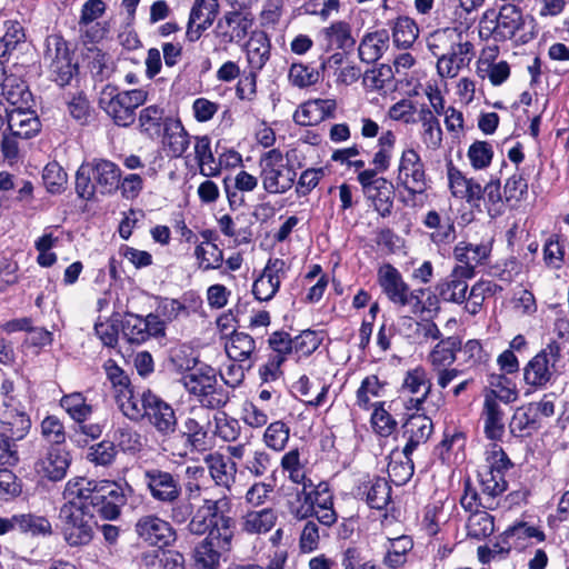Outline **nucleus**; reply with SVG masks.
<instances>
[{
    "label": "nucleus",
    "instance_id": "3c124183",
    "mask_svg": "<svg viewBox=\"0 0 569 569\" xmlns=\"http://www.w3.org/2000/svg\"><path fill=\"white\" fill-rule=\"evenodd\" d=\"M389 543L383 563L391 569H398L407 562V555L412 549L413 541L409 536H400L390 539Z\"/></svg>",
    "mask_w": 569,
    "mask_h": 569
},
{
    "label": "nucleus",
    "instance_id": "37998d69",
    "mask_svg": "<svg viewBox=\"0 0 569 569\" xmlns=\"http://www.w3.org/2000/svg\"><path fill=\"white\" fill-rule=\"evenodd\" d=\"M227 553L202 539L193 548V568L219 569L221 557Z\"/></svg>",
    "mask_w": 569,
    "mask_h": 569
},
{
    "label": "nucleus",
    "instance_id": "9d476101",
    "mask_svg": "<svg viewBox=\"0 0 569 569\" xmlns=\"http://www.w3.org/2000/svg\"><path fill=\"white\" fill-rule=\"evenodd\" d=\"M132 492L133 489L128 482L100 481L93 503V513H99L106 520L118 519L121 515V508Z\"/></svg>",
    "mask_w": 569,
    "mask_h": 569
},
{
    "label": "nucleus",
    "instance_id": "bb28decb",
    "mask_svg": "<svg viewBox=\"0 0 569 569\" xmlns=\"http://www.w3.org/2000/svg\"><path fill=\"white\" fill-rule=\"evenodd\" d=\"M161 134L163 149L172 159L182 157L190 146V136L179 119L168 118Z\"/></svg>",
    "mask_w": 569,
    "mask_h": 569
},
{
    "label": "nucleus",
    "instance_id": "69168bd1",
    "mask_svg": "<svg viewBox=\"0 0 569 569\" xmlns=\"http://www.w3.org/2000/svg\"><path fill=\"white\" fill-rule=\"evenodd\" d=\"M290 429L283 421H274L270 423L263 435L264 443L276 450L281 451L284 449L289 440Z\"/></svg>",
    "mask_w": 569,
    "mask_h": 569
},
{
    "label": "nucleus",
    "instance_id": "c03bdc74",
    "mask_svg": "<svg viewBox=\"0 0 569 569\" xmlns=\"http://www.w3.org/2000/svg\"><path fill=\"white\" fill-rule=\"evenodd\" d=\"M498 288V284L490 280L477 281L470 290L468 289L465 310L476 316L481 310L486 298L493 296Z\"/></svg>",
    "mask_w": 569,
    "mask_h": 569
},
{
    "label": "nucleus",
    "instance_id": "2eb2a0df",
    "mask_svg": "<svg viewBox=\"0 0 569 569\" xmlns=\"http://www.w3.org/2000/svg\"><path fill=\"white\" fill-rule=\"evenodd\" d=\"M231 500L226 496L218 499H202L199 506L194 505L193 517L188 523V530L198 536L206 533L213 522L231 511Z\"/></svg>",
    "mask_w": 569,
    "mask_h": 569
},
{
    "label": "nucleus",
    "instance_id": "9b49d317",
    "mask_svg": "<svg viewBox=\"0 0 569 569\" xmlns=\"http://www.w3.org/2000/svg\"><path fill=\"white\" fill-rule=\"evenodd\" d=\"M397 184L405 188L410 194H422L428 188L425 163L419 153L412 149H405L401 153Z\"/></svg>",
    "mask_w": 569,
    "mask_h": 569
},
{
    "label": "nucleus",
    "instance_id": "49530a36",
    "mask_svg": "<svg viewBox=\"0 0 569 569\" xmlns=\"http://www.w3.org/2000/svg\"><path fill=\"white\" fill-rule=\"evenodd\" d=\"M366 501L370 508L382 510L391 500V487L385 478L377 477L365 486Z\"/></svg>",
    "mask_w": 569,
    "mask_h": 569
},
{
    "label": "nucleus",
    "instance_id": "ddd939ff",
    "mask_svg": "<svg viewBox=\"0 0 569 569\" xmlns=\"http://www.w3.org/2000/svg\"><path fill=\"white\" fill-rule=\"evenodd\" d=\"M137 537L148 546L166 548L177 540L172 525L158 515H143L134 523Z\"/></svg>",
    "mask_w": 569,
    "mask_h": 569
},
{
    "label": "nucleus",
    "instance_id": "a878e982",
    "mask_svg": "<svg viewBox=\"0 0 569 569\" xmlns=\"http://www.w3.org/2000/svg\"><path fill=\"white\" fill-rule=\"evenodd\" d=\"M8 129L13 136L29 139L40 131V120L30 108L19 107L18 103L9 108Z\"/></svg>",
    "mask_w": 569,
    "mask_h": 569
},
{
    "label": "nucleus",
    "instance_id": "4be33fe9",
    "mask_svg": "<svg viewBox=\"0 0 569 569\" xmlns=\"http://www.w3.org/2000/svg\"><path fill=\"white\" fill-rule=\"evenodd\" d=\"M378 283L387 298L399 307L407 306V292L409 284L403 280L401 273L392 264H383L378 270Z\"/></svg>",
    "mask_w": 569,
    "mask_h": 569
},
{
    "label": "nucleus",
    "instance_id": "412c9836",
    "mask_svg": "<svg viewBox=\"0 0 569 569\" xmlns=\"http://www.w3.org/2000/svg\"><path fill=\"white\" fill-rule=\"evenodd\" d=\"M286 262L282 259H269L261 276L254 280L252 293L260 301H269L278 292L284 276Z\"/></svg>",
    "mask_w": 569,
    "mask_h": 569
},
{
    "label": "nucleus",
    "instance_id": "6ab92c4d",
    "mask_svg": "<svg viewBox=\"0 0 569 569\" xmlns=\"http://www.w3.org/2000/svg\"><path fill=\"white\" fill-rule=\"evenodd\" d=\"M475 276L476 271L468 267H455L446 279L437 283L436 291L441 300L462 305L467 300V280L472 279Z\"/></svg>",
    "mask_w": 569,
    "mask_h": 569
},
{
    "label": "nucleus",
    "instance_id": "7ed1b4c3",
    "mask_svg": "<svg viewBox=\"0 0 569 569\" xmlns=\"http://www.w3.org/2000/svg\"><path fill=\"white\" fill-rule=\"evenodd\" d=\"M523 26L525 18L521 9L506 3L498 11L488 9L483 12L479 21V36L485 40L506 41L513 38Z\"/></svg>",
    "mask_w": 569,
    "mask_h": 569
},
{
    "label": "nucleus",
    "instance_id": "13d9d810",
    "mask_svg": "<svg viewBox=\"0 0 569 569\" xmlns=\"http://www.w3.org/2000/svg\"><path fill=\"white\" fill-rule=\"evenodd\" d=\"M6 32L0 38V54L9 56L26 41L23 27L18 21H7Z\"/></svg>",
    "mask_w": 569,
    "mask_h": 569
},
{
    "label": "nucleus",
    "instance_id": "72a5a7b5",
    "mask_svg": "<svg viewBox=\"0 0 569 569\" xmlns=\"http://www.w3.org/2000/svg\"><path fill=\"white\" fill-rule=\"evenodd\" d=\"M438 340L428 355V361L432 368L449 367L456 361L457 352L461 349V339L458 336H450Z\"/></svg>",
    "mask_w": 569,
    "mask_h": 569
},
{
    "label": "nucleus",
    "instance_id": "b1692460",
    "mask_svg": "<svg viewBox=\"0 0 569 569\" xmlns=\"http://www.w3.org/2000/svg\"><path fill=\"white\" fill-rule=\"evenodd\" d=\"M433 430L432 420L426 415H412L403 425V438L407 440L402 455L408 456L421 443L427 442Z\"/></svg>",
    "mask_w": 569,
    "mask_h": 569
},
{
    "label": "nucleus",
    "instance_id": "cd10ccee",
    "mask_svg": "<svg viewBox=\"0 0 569 569\" xmlns=\"http://www.w3.org/2000/svg\"><path fill=\"white\" fill-rule=\"evenodd\" d=\"M204 462L214 483L230 490L232 485L236 482V462L218 452L207 455L204 457Z\"/></svg>",
    "mask_w": 569,
    "mask_h": 569
},
{
    "label": "nucleus",
    "instance_id": "2f4dec72",
    "mask_svg": "<svg viewBox=\"0 0 569 569\" xmlns=\"http://www.w3.org/2000/svg\"><path fill=\"white\" fill-rule=\"evenodd\" d=\"M89 164L92 166L93 180L101 193H110L119 188L121 170L116 163L100 159Z\"/></svg>",
    "mask_w": 569,
    "mask_h": 569
},
{
    "label": "nucleus",
    "instance_id": "473e14b6",
    "mask_svg": "<svg viewBox=\"0 0 569 569\" xmlns=\"http://www.w3.org/2000/svg\"><path fill=\"white\" fill-rule=\"evenodd\" d=\"M193 417H189L183 422L182 436L187 443L194 450H204L208 443V430L210 421L201 417L202 411L192 410Z\"/></svg>",
    "mask_w": 569,
    "mask_h": 569
},
{
    "label": "nucleus",
    "instance_id": "5701e85b",
    "mask_svg": "<svg viewBox=\"0 0 569 569\" xmlns=\"http://www.w3.org/2000/svg\"><path fill=\"white\" fill-rule=\"evenodd\" d=\"M99 482L87 478H74L67 482L63 497L67 500L63 505H74L80 509L92 511L96 501Z\"/></svg>",
    "mask_w": 569,
    "mask_h": 569
},
{
    "label": "nucleus",
    "instance_id": "5fc2aeb1",
    "mask_svg": "<svg viewBox=\"0 0 569 569\" xmlns=\"http://www.w3.org/2000/svg\"><path fill=\"white\" fill-rule=\"evenodd\" d=\"M2 423L4 431L16 441L23 439L31 428L30 417L20 410H10Z\"/></svg>",
    "mask_w": 569,
    "mask_h": 569
},
{
    "label": "nucleus",
    "instance_id": "de8ad7c7",
    "mask_svg": "<svg viewBox=\"0 0 569 569\" xmlns=\"http://www.w3.org/2000/svg\"><path fill=\"white\" fill-rule=\"evenodd\" d=\"M288 81L298 89L312 87L320 81V70L301 61L293 62L288 70Z\"/></svg>",
    "mask_w": 569,
    "mask_h": 569
},
{
    "label": "nucleus",
    "instance_id": "603ef678",
    "mask_svg": "<svg viewBox=\"0 0 569 569\" xmlns=\"http://www.w3.org/2000/svg\"><path fill=\"white\" fill-rule=\"evenodd\" d=\"M479 481L481 496H487L492 500V509L499 505L497 498L501 496L508 488V482L500 475H492V471H479Z\"/></svg>",
    "mask_w": 569,
    "mask_h": 569
},
{
    "label": "nucleus",
    "instance_id": "6e6552de",
    "mask_svg": "<svg viewBox=\"0 0 569 569\" xmlns=\"http://www.w3.org/2000/svg\"><path fill=\"white\" fill-rule=\"evenodd\" d=\"M43 62L52 80L59 86L68 84L78 71L72 52L60 34H50L44 41Z\"/></svg>",
    "mask_w": 569,
    "mask_h": 569
},
{
    "label": "nucleus",
    "instance_id": "f8f14e48",
    "mask_svg": "<svg viewBox=\"0 0 569 569\" xmlns=\"http://www.w3.org/2000/svg\"><path fill=\"white\" fill-rule=\"evenodd\" d=\"M247 59L253 71L250 77L241 80L237 87V94L240 99L246 98V87H248L249 94L256 92V74L260 71L270 58V40L266 32H254L247 42Z\"/></svg>",
    "mask_w": 569,
    "mask_h": 569
},
{
    "label": "nucleus",
    "instance_id": "f3484780",
    "mask_svg": "<svg viewBox=\"0 0 569 569\" xmlns=\"http://www.w3.org/2000/svg\"><path fill=\"white\" fill-rule=\"evenodd\" d=\"M146 416L148 422L163 437L173 435L178 427V419L172 406L151 390H147Z\"/></svg>",
    "mask_w": 569,
    "mask_h": 569
},
{
    "label": "nucleus",
    "instance_id": "0e129e2a",
    "mask_svg": "<svg viewBox=\"0 0 569 569\" xmlns=\"http://www.w3.org/2000/svg\"><path fill=\"white\" fill-rule=\"evenodd\" d=\"M121 320L118 316H112L104 321H98L94 325V332L103 346L114 348L119 340V328Z\"/></svg>",
    "mask_w": 569,
    "mask_h": 569
},
{
    "label": "nucleus",
    "instance_id": "052dcab7",
    "mask_svg": "<svg viewBox=\"0 0 569 569\" xmlns=\"http://www.w3.org/2000/svg\"><path fill=\"white\" fill-rule=\"evenodd\" d=\"M156 312L166 322H172L180 317L187 318L190 316V309L186 305V299L160 298Z\"/></svg>",
    "mask_w": 569,
    "mask_h": 569
},
{
    "label": "nucleus",
    "instance_id": "4468645a",
    "mask_svg": "<svg viewBox=\"0 0 569 569\" xmlns=\"http://www.w3.org/2000/svg\"><path fill=\"white\" fill-rule=\"evenodd\" d=\"M143 483L151 498L161 505L173 502L182 495L179 476L159 468L144 470Z\"/></svg>",
    "mask_w": 569,
    "mask_h": 569
},
{
    "label": "nucleus",
    "instance_id": "4c0bfd02",
    "mask_svg": "<svg viewBox=\"0 0 569 569\" xmlns=\"http://www.w3.org/2000/svg\"><path fill=\"white\" fill-rule=\"evenodd\" d=\"M540 428L532 408L529 405L517 408L509 422V431L513 437H530Z\"/></svg>",
    "mask_w": 569,
    "mask_h": 569
},
{
    "label": "nucleus",
    "instance_id": "a211bd4d",
    "mask_svg": "<svg viewBox=\"0 0 569 569\" xmlns=\"http://www.w3.org/2000/svg\"><path fill=\"white\" fill-rule=\"evenodd\" d=\"M252 23L250 13L238 10L228 11L218 20L214 34L221 44L239 43L247 37Z\"/></svg>",
    "mask_w": 569,
    "mask_h": 569
},
{
    "label": "nucleus",
    "instance_id": "a18cd8bd",
    "mask_svg": "<svg viewBox=\"0 0 569 569\" xmlns=\"http://www.w3.org/2000/svg\"><path fill=\"white\" fill-rule=\"evenodd\" d=\"M198 269L206 272L219 269L224 259L223 251L214 242H201L194 248Z\"/></svg>",
    "mask_w": 569,
    "mask_h": 569
},
{
    "label": "nucleus",
    "instance_id": "e2e57ef3",
    "mask_svg": "<svg viewBox=\"0 0 569 569\" xmlns=\"http://www.w3.org/2000/svg\"><path fill=\"white\" fill-rule=\"evenodd\" d=\"M385 383L375 375L366 377L357 390V405L362 409H369L371 406V398L382 396Z\"/></svg>",
    "mask_w": 569,
    "mask_h": 569
},
{
    "label": "nucleus",
    "instance_id": "864d4df0",
    "mask_svg": "<svg viewBox=\"0 0 569 569\" xmlns=\"http://www.w3.org/2000/svg\"><path fill=\"white\" fill-rule=\"evenodd\" d=\"M121 330L127 341L133 345H141L150 338L143 317L138 315L128 313L121 321Z\"/></svg>",
    "mask_w": 569,
    "mask_h": 569
},
{
    "label": "nucleus",
    "instance_id": "c756f323",
    "mask_svg": "<svg viewBox=\"0 0 569 569\" xmlns=\"http://www.w3.org/2000/svg\"><path fill=\"white\" fill-rule=\"evenodd\" d=\"M278 515L273 508L249 510L241 517V530L250 535H264L277 523Z\"/></svg>",
    "mask_w": 569,
    "mask_h": 569
},
{
    "label": "nucleus",
    "instance_id": "20e7f679",
    "mask_svg": "<svg viewBox=\"0 0 569 569\" xmlns=\"http://www.w3.org/2000/svg\"><path fill=\"white\" fill-rule=\"evenodd\" d=\"M262 188L270 194H282L290 190L297 172L279 149L264 152L259 161Z\"/></svg>",
    "mask_w": 569,
    "mask_h": 569
},
{
    "label": "nucleus",
    "instance_id": "0eeeda50",
    "mask_svg": "<svg viewBox=\"0 0 569 569\" xmlns=\"http://www.w3.org/2000/svg\"><path fill=\"white\" fill-rule=\"evenodd\" d=\"M561 360V349L557 342H551L532 357L523 367L526 385L535 389H543L552 383L560 373L558 363Z\"/></svg>",
    "mask_w": 569,
    "mask_h": 569
},
{
    "label": "nucleus",
    "instance_id": "f257e3e1",
    "mask_svg": "<svg viewBox=\"0 0 569 569\" xmlns=\"http://www.w3.org/2000/svg\"><path fill=\"white\" fill-rule=\"evenodd\" d=\"M469 22L442 28L427 38V47L437 58V72L441 78H456L475 57V46L469 39Z\"/></svg>",
    "mask_w": 569,
    "mask_h": 569
},
{
    "label": "nucleus",
    "instance_id": "1a4fd4ad",
    "mask_svg": "<svg viewBox=\"0 0 569 569\" xmlns=\"http://www.w3.org/2000/svg\"><path fill=\"white\" fill-rule=\"evenodd\" d=\"M357 180L375 211L381 218L390 217L393 209L395 197L392 182L383 177L377 176L376 170H363L359 172Z\"/></svg>",
    "mask_w": 569,
    "mask_h": 569
},
{
    "label": "nucleus",
    "instance_id": "dca6fc26",
    "mask_svg": "<svg viewBox=\"0 0 569 569\" xmlns=\"http://www.w3.org/2000/svg\"><path fill=\"white\" fill-rule=\"evenodd\" d=\"M431 381L422 367L407 371L400 393L407 410L420 411L431 392Z\"/></svg>",
    "mask_w": 569,
    "mask_h": 569
},
{
    "label": "nucleus",
    "instance_id": "79ce46f5",
    "mask_svg": "<svg viewBox=\"0 0 569 569\" xmlns=\"http://www.w3.org/2000/svg\"><path fill=\"white\" fill-rule=\"evenodd\" d=\"M224 348L229 360L246 362L254 351L256 342L250 335L233 331Z\"/></svg>",
    "mask_w": 569,
    "mask_h": 569
},
{
    "label": "nucleus",
    "instance_id": "58836bf2",
    "mask_svg": "<svg viewBox=\"0 0 569 569\" xmlns=\"http://www.w3.org/2000/svg\"><path fill=\"white\" fill-rule=\"evenodd\" d=\"M490 247L485 243H469L461 241L459 242L453 250L455 258L462 264L458 267H468L475 271L478 264H482L483 261L490 254Z\"/></svg>",
    "mask_w": 569,
    "mask_h": 569
},
{
    "label": "nucleus",
    "instance_id": "c85d7f7f",
    "mask_svg": "<svg viewBox=\"0 0 569 569\" xmlns=\"http://www.w3.org/2000/svg\"><path fill=\"white\" fill-rule=\"evenodd\" d=\"M483 430L488 439L500 440L505 433V412L498 401L486 396L482 408Z\"/></svg>",
    "mask_w": 569,
    "mask_h": 569
},
{
    "label": "nucleus",
    "instance_id": "338daca9",
    "mask_svg": "<svg viewBox=\"0 0 569 569\" xmlns=\"http://www.w3.org/2000/svg\"><path fill=\"white\" fill-rule=\"evenodd\" d=\"M405 460L391 458L388 465V475L396 486L406 485L413 476L415 467L411 455L403 456Z\"/></svg>",
    "mask_w": 569,
    "mask_h": 569
},
{
    "label": "nucleus",
    "instance_id": "774afa93",
    "mask_svg": "<svg viewBox=\"0 0 569 569\" xmlns=\"http://www.w3.org/2000/svg\"><path fill=\"white\" fill-rule=\"evenodd\" d=\"M19 525L20 532L29 533L31 536H48L52 532L50 521L42 516L21 513Z\"/></svg>",
    "mask_w": 569,
    "mask_h": 569
},
{
    "label": "nucleus",
    "instance_id": "8fccbe9b",
    "mask_svg": "<svg viewBox=\"0 0 569 569\" xmlns=\"http://www.w3.org/2000/svg\"><path fill=\"white\" fill-rule=\"evenodd\" d=\"M487 510H476L470 513L467 521V532L470 538L482 540L495 531V519Z\"/></svg>",
    "mask_w": 569,
    "mask_h": 569
},
{
    "label": "nucleus",
    "instance_id": "4d7b16f0",
    "mask_svg": "<svg viewBox=\"0 0 569 569\" xmlns=\"http://www.w3.org/2000/svg\"><path fill=\"white\" fill-rule=\"evenodd\" d=\"M418 27L408 17H399L393 27V42L399 48H409L418 37Z\"/></svg>",
    "mask_w": 569,
    "mask_h": 569
},
{
    "label": "nucleus",
    "instance_id": "7c9ffc66",
    "mask_svg": "<svg viewBox=\"0 0 569 569\" xmlns=\"http://www.w3.org/2000/svg\"><path fill=\"white\" fill-rule=\"evenodd\" d=\"M203 539L226 553L232 550V542L236 533V520L227 513L220 520L213 522L208 529Z\"/></svg>",
    "mask_w": 569,
    "mask_h": 569
},
{
    "label": "nucleus",
    "instance_id": "c9c22d12",
    "mask_svg": "<svg viewBox=\"0 0 569 569\" xmlns=\"http://www.w3.org/2000/svg\"><path fill=\"white\" fill-rule=\"evenodd\" d=\"M168 118L160 106H148L139 112V129L149 138H158L163 132Z\"/></svg>",
    "mask_w": 569,
    "mask_h": 569
},
{
    "label": "nucleus",
    "instance_id": "6e6d98bb",
    "mask_svg": "<svg viewBox=\"0 0 569 569\" xmlns=\"http://www.w3.org/2000/svg\"><path fill=\"white\" fill-rule=\"evenodd\" d=\"M315 517L325 527H331L337 522L338 515L333 508V495L315 496L310 493Z\"/></svg>",
    "mask_w": 569,
    "mask_h": 569
},
{
    "label": "nucleus",
    "instance_id": "f704fd0d",
    "mask_svg": "<svg viewBox=\"0 0 569 569\" xmlns=\"http://www.w3.org/2000/svg\"><path fill=\"white\" fill-rule=\"evenodd\" d=\"M326 42V51L332 48L348 50L352 49L356 40L351 33V26L346 21H336L320 31Z\"/></svg>",
    "mask_w": 569,
    "mask_h": 569
},
{
    "label": "nucleus",
    "instance_id": "bf43d9fd",
    "mask_svg": "<svg viewBox=\"0 0 569 569\" xmlns=\"http://www.w3.org/2000/svg\"><path fill=\"white\" fill-rule=\"evenodd\" d=\"M60 406L79 423H82L92 412V407L86 402L84 397L79 392L63 396Z\"/></svg>",
    "mask_w": 569,
    "mask_h": 569
},
{
    "label": "nucleus",
    "instance_id": "423d86ee",
    "mask_svg": "<svg viewBox=\"0 0 569 569\" xmlns=\"http://www.w3.org/2000/svg\"><path fill=\"white\" fill-rule=\"evenodd\" d=\"M80 508L74 505H62L59 511L61 533L69 547L87 546L94 535V513Z\"/></svg>",
    "mask_w": 569,
    "mask_h": 569
},
{
    "label": "nucleus",
    "instance_id": "f03ea898",
    "mask_svg": "<svg viewBox=\"0 0 569 569\" xmlns=\"http://www.w3.org/2000/svg\"><path fill=\"white\" fill-rule=\"evenodd\" d=\"M148 100V91L133 89L117 91V88L106 86L99 98V107L119 127H130L137 119L136 110Z\"/></svg>",
    "mask_w": 569,
    "mask_h": 569
},
{
    "label": "nucleus",
    "instance_id": "aec40b11",
    "mask_svg": "<svg viewBox=\"0 0 569 569\" xmlns=\"http://www.w3.org/2000/svg\"><path fill=\"white\" fill-rule=\"evenodd\" d=\"M219 13L218 0H194L190 10L187 38L194 42L209 29Z\"/></svg>",
    "mask_w": 569,
    "mask_h": 569
},
{
    "label": "nucleus",
    "instance_id": "39448f33",
    "mask_svg": "<svg viewBox=\"0 0 569 569\" xmlns=\"http://www.w3.org/2000/svg\"><path fill=\"white\" fill-rule=\"evenodd\" d=\"M181 382L208 409H219L229 401L228 392L217 387L216 370L209 366L184 373Z\"/></svg>",
    "mask_w": 569,
    "mask_h": 569
},
{
    "label": "nucleus",
    "instance_id": "680f3d73",
    "mask_svg": "<svg viewBox=\"0 0 569 569\" xmlns=\"http://www.w3.org/2000/svg\"><path fill=\"white\" fill-rule=\"evenodd\" d=\"M117 455V446L112 441L102 440L89 448L87 459L96 466L109 467L114 462Z\"/></svg>",
    "mask_w": 569,
    "mask_h": 569
},
{
    "label": "nucleus",
    "instance_id": "09e8293b",
    "mask_svg": "<svg viewBox=\"0 0 569 569\" xmlns=\"http://www.w3.org/2000/svg\"><path fill=\"white\" fill-rule=\"evenodd\" d=\"M312 487V481L303 482L301 490H298L289 500L288 508L290 515L297 520H308L315 517V510L308 488Z\"/></svg>",
    "mask_w": 569,
    "mask_h": 569
},
{
    "label": "nucleus",
    "instance_id": "393cba45",
    "mask_svg": "<svg viewBox=\"0 0 569 569\" xmlns=\"http://www.w3.org/2000/svg\"><path fill=\"white\" fill-rule=\"evenodd\" d=\"M70 453L60 447H50L37 465L36 470L51 481L62 480L70 467Z\"/></svg>",
    "mask_w": 569,
    "mask_h": 569
},
{
    "label": "nucleus",
    "instance_id": "ea45409f",
    "mask_svg": "<svg viewBox=\"0 0 569 569\" xmlns=\"http://www.w3.org/2000/svg\"><path fill=\"white\" fill-rule=\"evenodd\" d=\"M146 398L147 390H144L140 397L134 395L133 388L130 387L116 396L117 405L120 411L132 421H140L146 416Z\"/></svg>",
    "mask_w": 569,
    "mask_h": 569
},
{
    "label": "nucleus",
    "instance_id": "a19ab883",
    "mask_svg": "<svg viewBox=\"0 0 569 569\" xmlns=\"http://www.w3.org/2000/svg\"><path fill=\"white\" fill-rule=\"evenodd\" d=\"M418 121L423 129L422 140L428 148L437 149L442 141V130L438 118L428 106L418 110Z\"/></svg>",
    "mask_w": 569,
    "mask_h": 569
},
{
    "label": "nucleus",
    "instance_id": "e433bc0d",
    "mask_svg": "<svg viewBox=\"0 0 569 569\" xmlns=\"http://www.w3.org/2000/svg\"><path fill=\"white\" fill-rule=\"evenodd\" d=\"M388 43L389 33L385 29L366 34L358 49L360 59L367 63L377 61L387 50Z\"/></svg>",
    "mask_w": 569,
    "mask_h": 569
}]
</instances>
